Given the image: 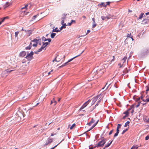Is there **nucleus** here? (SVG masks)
<instances>
[{
  "label": "nucleus",
  "instance_id": "e2e57ef3",
  "mask_svg": "<svg viewBox=\"0 0 149 149\" xmlns=\"http://www.w3.org/2000/svg\"><path fill=\"white\" fill-rule=\"evenodd\" d=\"M149 14V12H148V13H146L144 16H145V15H148Z\"/></svg>",
  "mask_w": 149,
  "mask_h": 149
},
{
  "label": "nucleus",
  "instance_id": "20e7f679",
  "mask_svg": "<svg viewBox=\"0 0 149 149\" xmlns=\"http://www.w3.org/2000/svg\"><path fill=\"white\" fill-rule=\"evenodd\" d=\"M127 58V56H125L123 58V59L120 60V63L118 64V66H119L120 68H121L124 65V63H125V62Z\"/></svg>",
  "mask_w": 149,
  "mask_h": 149
},
{
  "label": "nucleus",
  "instance_id": "c03bdc74",
  "mask_svg": "<svg viewBox=\"0 0 149 149\" xmlns=\"http://www.w3.org/2000/svg\"><path fill=\"white\" fill-rule=\"evenodd\" d=\"M63 25V26L61 27V29H60L61 30L63 28H65L66 27L65 26L66 25Z\"/></svg>",
  "mask_w": 149,
  "mask_h": 149
},
{
  "label": "nucleus",
  "instance_id": "c85d7f7f",
  "mask_svg": "<svg viewBox=\"0 0 149 149\" xmlns=\"http://www.w3.org/2000/svg\"><path fill=\"white\" fill-rule=\"evenodd\" d=\"M38 40L36 39H35L34 40L31 41V42H36V43H38Z\"/></svg>",
  "mask_w": 149,
  "mask_h": 149
},
{
  "label": "nucleus",
  "instance_id": "7ed1b4c3",
  "mask_svg": "<svg viewBox=\"0 0 149 149\" xmlns=\"http://www.w3.org/2000/svg\"><path fill=\"white\" fill-rule=\"evenodd\" d=\"M105 68V66H102V69H98L96 71L95 74L99 77L101 76L104 73L103 69Z\"/></svg>",
  "mask_w": 149,
  "mask_h": 149
},
{
  "label": "nucleus",
  "instance_id": "4c0bfd02",
  "mask_svg": "<svg viewBox=\"0 0 149 149\" xmlns=\"http://www.w3.org/2000/svg\"><path fill=\"white\" fill-rule=\"evenodd\" d=\"M58 56H57L56 57V58H55V59L54 60H53V61H57V62L59 61H60L59 60H57V57H58Z\"/></svg>",
  "mask_w": 149,
  "mask_h": 149
},
{
  "label": "nucleus",
  "instance_id": "69168bd1",
  "mask_svg": "<svg viewBox=\"0 0 149 149\" xmlns=\"http://www.w3.org/2000/svg\"><path fill=\"white\" fill-rule=\"evenodd\" d=\"M130 38L132 39V40H134V39L133 38V36H131V37H130Z\"/></svg>",
  "mask_w": 149,
  "mask_h": 149
},
{
  "label": "nucleus",
  "instance_id": "a18cd8bd",
  "mask_svg": "<svg viewBox=\"0 0 149 149\" xmlns=\"http://www.w3.org/2000/svg\"><path fill=\"white\" fill-rule=\"evenodd\" d=\"M149 139V136L148 135H147L146 136L145 138V140H147Z\"/></svg>",
  "mask_w": 149,
  "mask_h": 149
},
{
  "label": "nucleus",
  "instance_id": "cd10ccee",
  "mask_svg": "<svg viewBox=\"0 0 149 149\" xmlns=\"http://www.w3.org/2000/svg\"><path fill=\"white\" fill-rule=\"evenodd\" d=\"M144 13H141L140 15H139V19H142V18L143 17V15Z\"/></svg>",
  "mask_w": 149,
  "mask_h": 149
},
{
  "label": "nucleus",
  "instance_id": "5fc2aeb1",
  "mask_svg": "<svg viewBox=\"0 0 149 149\" xmlns=\"http://www.w3.org/2000/svg\"><path fill=\"white\" fill-rule=\"evenodd\" d=\"M38 43H36V44H33V46L34 47H36Z\"/></svg>",
  "mask_w": 149,
  "mask_h": 149
},
{
  "label": "nucleus",
  "instance_id": "473e14b6",
  "mask_svg": "<svg viewBox=\"0 0 149 149\" xmlns=\"http://www.w3.org/2000/svg\"><path fill=\"white\" fill-rule=\"evenodd\" d=\"M75 125H76L75 123L73 124L70 127V130H72V129H73V128L75 126Z\"/></svg>",
  "mask_w": 149,
  "mask_h": 149
},
{
  "label": "nucleus",
  "instance_id": "8fccbe9b",
  "mask_svg": "<svg viewBox=\"0 0 149 149\" xmlns=\"http://www.w3.org/2000/svg\"><path fill=\"white\" fill-rule=\"evenodd\" d=\"M113 130V129L109 133V135H110L112 133Z\"/></svg>",
  "mask_w": 149,
  "mask_h": 149
},
{
  "label": "nucleus",
  "instance_id": "0eeeda50",
  "mask_svg": "<svg viewBox=\"0 0 149 149\" xmlns=\"http://www.w3.org/2000/svg\"><path fill=\"white\" fill-rule=\"evenodd\" d=\"M33 52L31 51L30 53H28L26 56L25 58L28 59V60H30L33 58Z\"/></svg>",
  "mask_w": 149,
  "mask_h": 149
},
{
  "label": "nucleus",
  "instance_id": "39448f33",
  "mask_svg": "<svg viewBox=\"0 0 149 149\" xmlns=\"http://www.w3.org/2000/svg\"><path fill=\"white\" fill-rule=\"evenodd\" d=\"M106 143V139H103L101 141L98 142V143L96 145V146L97 147H102L104 146V144Z\"/></svg>",
  "mask_w": 149,
  "mask_h": 149
},
{
  "label": "nucleus",
  "instance_id": "2eb2a0df",
  "mask_svg": "<svg viewBox=\"0 0 149 149\" xmlns=\"http://www.w3.org/2000/svg\"><path fill=\"white\" fill-rule=\"evenodd\" d=\"M24 95H25L22 97V98H25V99H26L27 98H29V96H30L31 95H29V94L26 93H24Z\"/></svg>",
  "mask_w": 149,
  "mask_h": 149
},
{
  "label": "nucleus",
  "instance_id": "4be33fe9",
  "mask_svg": "<svg viewBox=\"0 0 149 149\" xmlns=\"http://www.w3.org/2000/svg\"><path fill=\"white\" fill-rule=\"evenodd\" d=\"M139 146L137 145H134L131 148V149H138Z\"/></svg>",
  "mask_w": 149,
  "mask_h": 149
},
{
  "label": "nucleus",
  "instance_id": "338daca9",
  "mask_svg": "<svg viewBox=\"0 0 149 149\" xmlns=\"http://www.w3.org/2000/svg\"><path fill=\"white\" fill-rule=\"evenodd\" d=\"M93 147H90L89 148V149H93Z\"/></svg>",
  "mask_w": 149,
  "mask_h": 149
},
{
  "label": "nucleus",
  "instance_id": "58836bf2",
  "mask_svg": "<svg viewBox=\"0 0 149 149\" xmlns=\"http://www.w3.org/2000/svg\"><path fill=\"white\" fill-rule=\"evenodd\" d=\"M124 114H125L126 115V116H127L129 114V112L128 110L127 111L124 113Z\"/></svg>",
  "mask_w": 149,
  "mask_h": 149
},
{
  "label": "nucleus",
  "instance_id": "6ab92c4d",
  "mask_svg": "<svg viewBox=\"0 0 149 149\" xmlns=\"http://www.w3.org/2000/svg\"><path fill=\"white\" fill-rule=\"evenodd\" d=\"M42 40L44 41H48L49 42H50L51 41V39L50 38L46 39L45 38L43 37L42 38Z\"/></svg>",
  "mask_w": 149,
  "mask_h": 149
},
{
  "label": "nucleus",
  "instance_id": "4468645a",
  "mask_svg": "<svg viewBox=\"0 0 149 149\" xmlns=\"http://www.w3.org/2000/svg\"><path fill=\"white\" fill-rule=\"evenodd\" d=\"M98 6L100 8H102V6L105 8L106 7V4L104 2H102L98 4Z\"/></svg>",
  "mask_w": 149,
  "mask_h": 149
},
{
  "label": "nucleus",
  "instance_id": "a878e982",
  "mask_svg": "<svg viewBox=\"0 0 149 149\" xmlns=\"http://www.w3.org/2000/svg\"><path fill=\"white\" fill-rule=\"evenodd\" d=\"M112 142V141H111V142L109 143H108L107 145L105 146L104 148V149L106 148H107L111 144Z\"/></svg>",
  "mask_w": 149,
  "mask_h": 149
},
{
  "label": "nucleus",
  "instance_id": "052dcab7",
  "mask_svg": "<svg viewBox=\"0 0 149 149\" xmlns=\"http://www.w3.org/2000/svg\"><path fill=\"white\" fill-rule=\"evenodd\" d=\"M119 129H118V128H117V129H116V132H117L118 133H119Z\"/></svg>",
  "mask_w": 149,
  "mask_h": 149
},
{
  "label": "nucleus",
  "instance_id": "72a5a7b5",
  "mask_svg": "<svg viewBox=\"0 0 149 149\" xmlns=\"http://www.w3.org/2000/svg\"><path fill=\"white\" fill-rule=\"evenodd\" d=\"M31 46L30 45H29L28 46L26 47V49H30L31 48Z\"/></svg>",
  "mask_w": 149,
  "mask_h": 149
},
{
  "label": "nucleus",
  "instance_id": "c9c22d12",
  "mask_svg": "<svg viewBox=\"0 0 149 149\" xmlns=\"http://www.w3.org/2000/svg\"><path fill=\"white\" fill-rule=\"evenodd\" d=\"M131 36H132L131 35V33H130L127 34V38H130Z\"/></svg>",
  "mask_w": 149,
  "mask_h": 149
},
{
  "label": "nucleus",
  "instance_id": "0e129e2a",
  "mask_svg": "<svg viewBox=\"0 0 149 149\" xmlns=\"http://www.w3.org/2000/svg\"><path fill=\"white\" fill-rule=\"evenodd\" d=\"M92 20L93 21V22H95V19L94 18H93L92 19Z\"/></svg>",
  "mask_w": 149,
  "mask_h": 149
},
{
  "label": "nucleus",
  "instance_id": "7c9ffc66",
  "mask_svg": "<svg viewBox=\"0 0 149 149\" xmlns=\"http://www.w3.org/2000/svg\"><path fill=\"white\" fill-rule=\"evenodd\" d=\"M130 122L129 121H127L125 124V125H124V127H126L127 125H128L130 123Z\"/></svg>",
  "mask_w": 149,
  "mask_h": 149
},
{
  "label": "nucleus",
  "instance_id": "bb28decb",
  "mask_svg": "<svg viewBox=\"0 0 149 149\" xmlns=\"http://www.w3.org/2000/svg\"><path fill=\"white\" fill-rule=\"evenodd\" d=\"M56 34V33H51V38H54V37L55 36Z\"/></svg>",
  "mask_w": 149,
  "mask_h": 149
},
{
  "label": "nucleus",
  "instance_id": "aec40b11",
  "mask_svg": "<svg viewBox=\"0 0 149 149\" xmlns=\"http://www.w3.org/2000/svg\"><path fill=\"white\" fill-rule=\"evenodd\" d=\"M95 122V120L93 118H92L90 122L88 123V124L89 125H91V124L94 123Z\"/></svg>",
  "mask_w": 149,
  "mask_h": 149
},
{
  "label": "nucleus",
  "instance_id": "393cba45",
  "mask_svg": "<svg viewBox=\"0 0 149 149\" xmlns=\"http://www.w3.org/2000/svg\"><path fill=\"white\" fill-rule=\"evenodd\" d=\"M53 102L54 103V105H55L57 103L56 101L54 100V98H53V101H51L50 104H52Z\"/></svg>",
  "mask_w": 149,
  "mask_h": 149
},
{
  "label": "nucleus",
  "instance_id": "4d7b16f0",
  "mask_svg": "<svg viewBox=\"0 0 149 149\" xmlns=\"http://www.w3.org/2000/svg\"><path fill=\"white\" fill-rule=\"evenodd\" d=\"M113 59L111 60V62H112V61H113L114 60V59H115V57L114 56H113Z\"/></svg>",
  "mask_w": 149,
  "mask_h": 149
},
{
  "label": "nucleus",
  "instance_id": "37998d69",
  "mask_svg": "<svg viewBox=\"0 0 149 149\" xmlns=\"http://www.w3.org/2000/svg\"><path fill=\"white\" fill-rule=\"evenodd\" d=\"M111 3V2H107L106 3V6L107 5L109 6L110 5V3Z\"/></svg>",
  "mask_w": 149,
  "mask_h": 149
},
{
  "label": "nucleus",
  "instance_id": "b1692460",
  "mask_svg": "<svg viewBox=\"0 0 149 149\" xmlns=\"http://www.w3.org/2000/svg\"><path fill=\"white\" fill-rule=\"evenodd\" d=\"M59 31H60L58 29V28L57 27L55 29H54L52 30V32H58Z\"/></svg>",
  "mask_w": 149,
  "mask_h": 149
},
{
  "label": "nucleus",
  "instance_id": "09e8293b",
  "mask_svg": "<svg viewBox=\"0 0 149 149\" xmlns=\"http://www.w3.org/2000/svg\"><path fill=\"white\" fill-rule=\"evenodd\" d=\"M61 141L59 143H58V144H57V145H56V146H55L52 148H51V149H54L55 148H56V146L59 144L61 143Z\"/></svg>",
  "mask_w": 149,
  "mask_h": 149
},
{
  "label": "nucleus",
  "instance_id": "f03ea898",
  "mask_svg": "<svg viewBox=\"0 0 149 149\" xmlns=\"http://www.w3.org/2000/svg\"><path fill=\"white\" fill-rule=\"evenodd\" d=\"M27 6L28 5L26 4L25 6L24 7H22L21 8L22 10H21L20 12L19 15V17H24V16L27 15V13H28V12H26L25 10H23L24 9H26Z\"/></svg>",
  "mask_w": 149,
  "mask_h": 149
},
{
  "label": "nucleus",
  "instance_id": "f3484780",
  "mask_svg": "<svg viewBox=\"0 0 149 149\" xmlns=\"http://www.w3.org/2000/svg\"><path fill=\"white\" fill-rule=\"evenodd\" d=\"M98 121H99V120H97V121L96 122V123L95 124H94L91 127V128L90 129H89L88 131H90V130H92L93 128H94L96 125L97 124V123L98 122Z\"/></svg>",
  "mask_w": 149,
  "mask_h": 149
},
{
  "label": "nucleus",
  "instance_id": "bf43d9fd",
  "mask_svg": "<svg viewBox=\"0 0 149 149\" xmlns=\"http://www.w3.org/2000/svg\"><path fill=\"white\" fill-rule=\"evenodd\" d=\"M133 107L134 106L133 105H132L131 107L130 108H129L127 110H128V111L130 110L132 108H134Z\"/></svg>",
  "mask_w": 149,
  "mask_h": 149
},
{
  "label": "nucleus",
  "instance_id": "a211bd4d",
  "mask_svg": "<svg viewBox=\"0 0 149 149\" xmlns=\"http://www.w3.org/2000/svg\"><path fill=\"white\" fill-rule=\"evenodd\" d=\"M8 18V17H4L3 18H2L1 19V21H0V25L1 24V23L3 22L4 20Z\"/></svg>",
  "mask_w": 149,
  "mask_h": 149
},
{
  "label": "nucleus",
  "instance_id": "dca6fc26",
  "mask_svg": "<svg viewBox=\"0 0 149 149\" xmlns=\"http://www.w3.org/2000/svg\"><path fill=\"white\" fill-rule=\"evenodd\" d=\"M26 54V52L25 51H22L20 53L19 55L21 57H24Z\"/></svg>",
  "mask_w": 149,
  "mask_h": 149
},
{
  "label": "nucleus",
  "instance_id": "6e6d98bb",
  "mask_svg": "<svg viewBox=\"0 0 149 149\" xmlns=\"http://www.w3.org/2000/svg\"><path fill=\"white\" fill-rule=\"evenodd\" d=\"M71 22L72 23H76V21H75V20H71Z\"/></svg>",
  "mask_w": 149,
  "mask_h": 149
},
{
  "label": "nucleus",
  "instance_id": "6e6552de",
  "mask_svg": "<svg viewBox=\"0 0 149 149\" xmlns=\"http://www.w3.org/2000/svg\"><path fill=\"white\" fill-rule=\"evenodd\" d=\"M53 141V138H51L50 137H49L47 139V140L46 141L44 146H47L48 144H50Z\"/></svg>",
  "mask_w": 149,
  "mask_h": 149
},
{
  "label": "nucleus",
  "instance_id": "3c124183",
  "mask_svg": "<svg viewBox=\"0 0 149 149\" xmlns=\"http://www.w3.org/2000/svg\"><path fill=\"white\" fill-rule=\"evenodd\" d=\"M56 133H52L51 134V136H54V135H56Z\"/></svg>",
  "mask_w": 149,
  "mask_h": 149
},
{
  "label": "nucleus",
  "instance_id": "1a4fd4ad",
  "mask_svg": "<svg viewBox=\"0 0 149 149\" xmlns=\"http://www.w3.org/2000/svg\"><path fill=\"white\" fill-rule=\"evenodd\" d=\"M67 14L64 13L62 15V17L61 18V24L62 25H66V24L64 23V21L65 20V19L66 17V16Z\"/></svg>",
  "mask_w": 149,
  "mask_h": 149
},
{
  "label": "nucleus",
  "instance_id": "f704fd0d",
  "mask_svg": "<svg viewBox=\"0 0 149 149\" xmlns=\"http://www.w3.org/2000/svg\"><path fill=\"white\" fill-rule=\"evenodd\" d=\"M43 45H44L45 47H46L48 44V42H43L42 43Z\"/></svg>",
  "mask_w": 149,
  "mask_h": 149
},
{
  "label": "nucleus",
  "instance_id": "ea45409f",
  "mask_svg": "<svg viewBox=\"0 0 149 149\" xmlns=\"http://www.w3.org/2000/svg\"><path fill=\"white\" fill-rule=\"evenodd\" d=\"M19 33V31H17V32H15V36L16 37L17 36Z\"/></svg>",
  "mask_w": 149,
  "mask_h": 149
},
{
  "label": "nucleus",
  "instance_id": "9b49d317",
  "mask_svg": "<svg viewBox=\"0 0 149 149\" xmlns=\"http://www.w3.org/2000/svg\"><path fill=\"white\" fill-rule=\"evenodd\" d=\"M149 22V17H148L147 19H144L142 21L141 24L144 25L148 24Z\"/></svg>",
  "mask_w": 149,
  "mask_h": 149
},
{
  "label": "nucleus",
  "instance_id": "5701e85b",
  "mask_svg": "<svg viewBox=\"0 0 149 149\" xmlns=\"http://www.w3.org/2000/svg\"><path fill=\"white\" fill-rule=\"evenodd\" d=\"M143 97L141 96V99L144 101V102H149V98H147L146 99V100H144L143 99Z\"/></svg>",
  "mask_w": 149,
  "mask_h": 149
},
{
  "label": "nucleus",
  "instance_id": "f8f14e48",
  "mask_svg": "<svg viewBox=\"0 0 149 149\" xmlns=\"http://www.w3.org/2000/svg\"><path fill=\"white\" fill-rule=\"evenodd\" d=\"M25 32L26 33L28 36H30L32 34V31L31 30H25Z\"/></svg>",
  "mask_w": 149,
  "mask_h": 149
},
{
  "label": "nucleus",
  "instance_id": "f257e3e1",
  "mask_svg": "<svg viewBox=\"0 0 149 149\" xmlns=\"http://www.w3.org/2000/svg\"><path fill=\"white\" fill-rule=\"evenodd\" d=\"M100 95H98L96 97H94L91 100H89L88 101L86 102L81 107L80 109L81 110L84 107H85L88 104L89 102L92 100V103L93 104H94L95 102L97 100L98 98L100 97Z\"/></svg>",
  "mask_w": 149,
  "mask_h": 149
},
{
  "label": "nucleus",
  "instance_id": "423d86ee",
  "mask_svg": "<svg viewBox=\"0 0 149 149\" xmlns=\"http://www.w3.org/2000/svg\"><path fill=\"white\" fill-rule=\"evenodd\" d=\"M84 52V51H83L80 54H79V55H77V56H75V57H73V58H71V59H70V60H69L68 61H67V62H66V63H64V64H63L62 65H61V66H60V67H59V68H62V67H63L64 66H65L66 65V64H67L68 63H69V62H70L71 61H72V60L73 59H74V58H76V57H78V56H80V55H81V54H82V53Z\"/></svg>",
  "mask_w": 149,
  "mask_h": 149
},
{
  "label": "nucleus",
  "instance_id": "412c9836",
  "mask_svg": "<svg viewBox=\"0 0 149 149\" xmlns=\"http://www.w3.org/2000/svg\"><path fill=\"white\" fill-rule=\"evenodd\" d=\"M144 121L147 123H149V118H146L144 119Z\"/></svg>",
  "mask_w": 149,
  "mask_h": 149
},
{
  "label": "nucleus",
  "instance_id": "13d9d810",
  "mask_svg": "<svg viewBox=\"0 0 149 149\" xmlns=\"http://www.w3.org/2000/svg\"><path fill=\"white\" fill-rule=\"evenodd\" d=\"M146 87L147 88L146 90V91H147L149 90V86H147Z\"/></svg>",
  "mask_w": 149,
  "mask_h": 149
},
{
  "label": "nucleus",
  "instance_id": "ddd939ff",
  "mask_svg": "<svg viewBox=\"0 0 149 149\" xmlns=\"http://www.w3.org/2000/svg\"><path fill=\"white\" fill-rule=\"evenodd\" d=\"M45 47L44 45H43L41 48H40L38 51L35 52V53L36 54H38V52L41 51L42 49H44L45 48Z\"/></svg>",
  "mask_w": 149,
  "mask_h": 149
},
{
  "label": "nucleus",
  "instance_id": "603ef678",
  "mask_svg": "<svg viewBox=\"0 0 149 149\" xmlns=\"http://www.w3.org/2000/svg\"><path fill=\"white\" fill-rule=\"evenodd\" d=\"M90 32V30H88L87 31V32L86 33V35H87L88 33H89Z\"/></svg>",
  "mask_w": 149,
  "mask_h": 149
},
{
  "label": "nucleus",
  "instance_id": "49530a36",
  "mask_svg": "<svg viewBox=\"0 0 149 149\" xmlns=\"http://www.w3.org/2000/svg\"><path fill=\"white\" fill-rule=\"evenodd\" d=\"M96 25H97V24H93L92 28H94L95 27H96Z\"/></svg>",
  "mask_w": 149,
  "mask_h": 149
},
{
  "label": "nucleus",
  "instance_id": "de8ad7c7",
  "mask_svg": "<svg viewBox=\"0 0 149 149\" xmlns=\"http://www.w3.org/2000/svg\"><path fill=\"white\" fill-rule=\"evenodd\" d=\"M118 133L116 132L114 135V137H116V136H117L118 134Z\"/></svg>",
  "mask_w": 149,
  "mask_h": 149
},
{
  "label": "nucleus",
  "instance_id": "a19ab883",
  "mask_svg": "<svg viewBox=\"0 0 149 149\" xmlns=\"http://www.w3.org/2000/svg\"><path fill=\"white\" fill-rule=\"evenodd\" d=\"M140 97H139V98H137L136 99L137 101L138 102V104H140V102H139V101L140 100Z\"/></svg>",
  "mask_w": 149,
  "mask_h": 149
},
{
  "label": "nucleus",
  "instance_id": "9d476101",
  "mask_svg": "<svg viewBox=\"0 0 149 149\" xmlns=\"http://www.w3.org/2000/svg\"><path fill=\"white\" fill-rule=\"evenodd\" d=\"M113 17L112 16H111L110 15H108L105 17L104 16H102L101 18L102 20H107Z\"/></svg>",
  "mask_w": 149,
  "mask_h": 149
},
{
  "label": "nucleus",
  "instance_id": "2f4dec72",
  "mask_svg": "<svg viewBox=\"0 0 149 149\" xmlns=\"http://www.w3.org/2000/svg\"><path fill=\"white\" fill-rule=\"evenodd\" d=\"M128 70H127V68H126L123 71V72L124 73H126L128 72Z\"/></svg>",
  "mask_w": 149,
  "mask_h": 149
},
{
  "label": "nucleus",
  "instance_id": "774afa93",
  "mask_svg": "<svg viewBox=\"0 0 149 149\" xmlns=\"http://www.w3.org/2000/svg\"><path fill=\"white\" fill-rule=\"evenodd\" d=\"M139 104H138L136 105V107H139Z\"/></svg>",
  "mask_w": 149,
  "mask_h": 149
},
{
  "label": "nucleus",
  "instance_id": "864d4df0",
  "mask_svg": "<svg viewBox=\"0 0 149 149\" xmlns=\"http://www.w3.org/2000/svg\"><path fill=\"white\" fill-rule=\"evenodd\" d=\"M72 24V23L71 22H70V23H68L67 25L70 26L71 25V24Z\"/></svg>",
  "mask_w": 149,
  "mask_h": 149
},
{
  "label": "nucleus",
  "instance_id": "79ce46f5",
  "mask_svg": "<svg viewBox=\"0 0 149 149\" xmlns=\"http://www.w3.org/2000/svg\"><path fill=\"white\" fill-rule=\"evenodd\" d=\"M121 126V125L120 124H118V126L117 128H118V129H120Z\"/></svg>",
  "mask_w": 149,
  "mask_h": 149
},
{
  "label": "nucleus",
  "instance_id": "e433bc0d",
  "mask_svg": "<svg viewBox=\"0 0 149 149\" xmlns=\"http://www.w3.org/2000/svg\"><path fill=\"white\" fill-rule=\"evenodd\" d=\"M128 130L127 129H126L125 130H124L122 132V134H123L125 132H127Z\"/></svg>",
  "mask_w": 149,
  "mask_h": 149
},
{
  "label": "nucleus",
  "instance_id": "680f3d73",
  "mask_svg": "<svg viewBox=\"0 0 149 149\" xmlns=\"http://www.w3.org/2000/svg\"><path fill=\"white\" fill-rule=\"evenodd\" d=\"M53 70H52L51 71L48 72L47 73L48 74V75H49L51 73V72Z\"/></svg>",
  "mask_w": 149,
  "mask_h": 149
},
{
  "label": "nucleus",
  "instance_id": "c756f323",
  "mask_svg": "<svg viewBox=\"0 0 149 149\" xmlns=\"http://www.w3.org/2000/svg\"><path fill=\"white\" fill-rule=\"evenodd\" d=\"M95 108V107H93V108H91V107H90V109H88V111L89 112H90L91 111H93L94 109Z\"/></svg>",
  "mask_w": 149,
  "mask_h": 149
}]
</instances>
